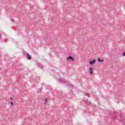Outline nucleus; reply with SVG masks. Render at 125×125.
<instances>
[{
  "instance_id": "1",
  "label": "nucleus",
  "mask_w": 125,
  "mask_h": 125,
  "mask_svg": "<svg viewBox=\"0 0 125 125\" xmlns=\"http://www.w3.org/2000/svg\"><path fill=\"white\" fill-rule=\"evenodd\" d=\"M59 83H64V84H65V86L67 87H70L71 86V83L69 81L65 80L64 79H58Z\"/></svg>"
},
{
  "instance_id": "2",
  "label": "nucleus",
  "mask_w": 125,
  "mask_h": 125,
  "mask_svg": "<svg viewBox=\"0 0 125 125\" xmlns=\"http://www.w3.org/2000/svg\"><path fill=\"white\" fill-rule=\"evenodd\" d=\"M113 115L114 116V118H113V120H118L119 121H120V118H121V114H118L117 112H114ZM118 117H119V118H118Z\"/></svg>"
},
{
  "instance_id": "3",
  "label": "nucleus",
  "mask_w": 125,
  "mask_h": 125,
  "mask_svg": "<svg viewBox=\"0 0 125 125\" xmlns=\"http://www.w3.org/2000/svg\"><path fill=\"white\" fill-rule=\"evenodd\" d=\"M26 58L28 60H31L32 59V57H31V55H29V53H26Z\"/></svg>"
},
{
  "instance_id": "4",
  "label": "nucleus",
  "mask_w": 125,
  "mask_h": 125,
  "mask_svg": "<svg viewBox=\"0 0 125 125\" xmlns=\"http://www.w3.org/2000/svg\"><path fill=\"white\" fill-rule=\"evenodd\" d=\"M66 60H71V61H74V57L69 56L67 58H66Z\"/></svg>"
},
{
  "instance_id": "5",
  "label": "nucleus",
  "mask_w": 125,
  "mask_h": 125,
  "mask_svg": "<svg viewBox=\"0 0 125 125\" xmlns=\"http://www.w3.org/2000/svg\"><path fill=\"white\" fill-rule=\"evenodd\" d=\"M95 62H96V60H95L89 61V64H90V65H92V64H94L95 63Z\"/></svg>"
},
{
  "instance_id": "6",
  "label": "nucleus",
  "mask_w": 125,
  "mask_h": 125,
  "mask_svg": "<svg viewBox=\"0 0 125 125\" xmlns=\"http://www.w3.org/2000/svg\"><path fill=\"white\" fill-rule=\"evenodd\" d=\"M77 90H78V88H72V89L71 90V93H73L74 94V92H76V91H77Z\"/></svg>"
},
{
  "instance_id": "7",
  "label": "nucleus",
  "mask_w": 125,
  "mask_h": 125,
  "mask_svg": "<svg viewBox=\"0 0 125 125\" xmlns=\"http://www.w3.org/2000/svg\"><path fill=\"white\" fill-rule=\"evenodd\" d=\"M89 72L90 75H92V74H93V69H92V68H89Z\"/></svg>"
},
{
  "instance_id": "8",
  "label": "nucleus",
  "mask_w": 125,
  "mask_h": 125,
  "mask_svg": "<svg viewBox=\"0 0 125 125\" xmlns=\"http://www.w3.org/2000/svg\"><path fill=\"white\" fill-rule=\"evenodd\" d=\"M38 67H39V68H41V69H43V65L41 63H38Z\"/></svg>"
},
{
  "instance_id": "9",
  "label": "nucleus",
  "mask_w": 125,
  "mask_h": 125,
  "mask_svg": "<svg viewBox=\"0 0 125 125\" xmlns=\"http://www.w3.org/2000/svg\"><path fill=\"white\" fill-rule=\"evenodd\" d=\"M98 62H104V60H101L100 59H98Z\"/></svg>"
},
{
  "instance_id": "10",
  "label": "nucleus",
  "mask_w": 125,
  "mask_h": 125,
  "mask_svg": "<svg viewBox=\"0 0 125 125\" xmlns=\"http://www.w3.org/2000/svg\"><path fill=\"white\" fill-rule=\"evenodd\" d=\"M42 92V90L40 89H39L37 90V93H41Z\"/></svg>"
},
{
  "instance_id": "11",
  "label": "nucleus",
  "mask_w": 125,
  "mask_h": 125,
  "mask_svg": "<svg viewBox=\"0 0 125 125\" xmlns=\"http://www.w3.org/2000/svg\"><path fill=\"white\" fill-rule=\"evenodd\" d=\"M122 55L123 56H125V52L123 53Z\"/></svg>"
},
{
  "instance_id": "12",
  "label": "nucleus",
  "mask_w": 125,
  "mask_h": 125,
  "mask_svg": "<svg viewBox=\"0 0 125 125\" xmlns=\"http://www.w3.org/2000/svg\"><path fill=\"white\" fill-rule=\"evenodd\" d=\"M45 102H47V99H45Z\"/></svg>"
},
{
  "instance_id": "13",
  "label": "nucleus",
  "mask_w": 125,
  "mask_h": 125,
  "mask_svg": "<svg viewBox=\"0 0 125 125\" xmlns=\"http://www.w3.org/2000/svg\"><path fill=\"white\" fill-rule=\"evenodd\" d=\"M13 104H13V102H11V105H13Z\"/></svg>"
},
{
  "instance_id": "14",
  "label": "nucleus",
  "mask_w": 125,
  "mask_h": 125,
  "mask_svg": "<svg viewBox=\"0 0 125 125\" xmlns=\"http://www.w3.org/2000/svg\"><path fill=\"white\" fill-rule=\"evenodd\" d=\"M13 100V98H10V100L12 101Z\"/></svg>"
},
{
  "instance_id": "15",
  "label": "nucleus",
  "mask_w": 125,
  "mask_h": 125,
  "mask_svg": "<svg viewBox=\"0 0 125 125\" xmlns=\"http://www.w3.org/2000/svg\"><path fill=\"white\" fill-rule=\"evenodd\" d=\"M120 123H123V121L122 120L119 121Z\"/></svg>"
},
{
  "instance_id": "16",
  "label": "nucleus",
  "mask_w": 125,
  "mask_h": 125,
  "mask_svg": "<svg viewBox=\"0 0 125 125\" xmlns=\"http://www.w3.org/2000/svg\"><path fill=\"white\" fill-rule=\"evenodd\" d=\"M44 104H46V103H45Z\"/></svg>"
}]
</instances>
